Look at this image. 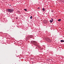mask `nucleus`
<instances>
[{
    "mask_svg": "<svg viewBox=\"0 0 64 64\" xmlns=\"http://www.w3.org/2000/svg\"><path fill=\"white\" fill-rule=\"evenodd\" d=\"M32 43L34 45H36V46H37V42H36L35 41H32Z\"/></svg>",
    "mask_w": 64,
    "mask_h": 64,
    "instance_id": "obj_2",
    "label": "nucleus"
},
{
    "mask_svg": "<svg viewBox=\"0 0 64 64\" xmlns=\"http://www.w3.org/2000/svg\"><path fill=\"white\" fill-rule=\"evenodd\" d=\"M32 63H33V62Z\"/></svg>",
    "mask_w": 64,
    "mask_h": 64,
    "instance_id": "obj_16",
    "label": "nucleus"
},
{
    "mask_svg": "<svg viewBox=\"0 0 64 64\" xmlns=\"http://www.w3.org/2000/svg\"><path fill=\"white\" fill-rule=\"evenodd\" d=\"M32 16H31L30 17V18L31 19H32Z\"/></svg>",
    "mask_w": 64,
    "mask_h": 64,
    "instance_id": "obj_7",
    "label": "nucleus"
},
{
    "mask_svg": "<svg viewBox=\"0 0 64 64\" xmlns=\"http://www.w3.org/2000/svg\"><path fill=\"white\" fill-rule=\"evenodd\" d=\"M61 19H59L58 20V21H61Z\"/></svg>",
    "mask_w": 64,
    "mask_h": 64,
    "instance_id": "obj_6",
    "label": "nucleus"
},
{
    "mask_svg": "<svg viewBox=\"0 0 64 64\" xmlns=\"http://www.w3.org/2000/svg\"><path fill=\"white\" fill-rule=\"evenodd\" d=\"M24 10H25V11H27V9H24Z\"/></svg>",
    "mask_w": 64,
    "mask_h": 64,
    "instance_id": "obj_8",
    "label": "nucleus"
},
{
    "mask_svg": "<svg viewBox=\"0 0 64 64\" xmlns=\"http://www.w3.org/2000/svg\"><path fill=\"white\" fill-rule=\"evenodd\" d=\"M36 48H37V47H36Z\"/></svg>",
    "mask_w": 64,
    "mask_h": 64,
    "instance_id": "obj_15",
    "label": "nucleus"
},
{
    "mask_svg": "<svg viewBox=\"0 0 64 64\" xmlns=\"http://www.w3.org/2000/svg\"><path fill=\"white\" fill-rule=\"evenodd\" d=\"M45 9H44V8H42V11H45Z\"/></svg>",
    "mask_w": 64,
    "mask_h": 64,
    "instance_id": "obj_4",
    "label": "nucleus"
},
{
    "mask_svg": "<svg viewBox=\"0 0 64 64\" xmlns=\"http://www.w3.org/2000/svg\"><path fill=\"white\" fill-rule=\"evenodd\" d=\"M46 41H47V40H46Z\"/></svg>",
    "mask_w": 64,
    "mask_h": 64,
    "instance_id": "obj_12",
    "label": "nucleus"
},
{
    "mask_svg": "<svg viewBox=\"0 0 64 64\" xmlns=\"http://www.w3.org/2000/svg\"><path fill=\"white\" fill-rule=\"evenodd\" d=\"M8 12H9L12 13V12H13L14 11V10L13 8H11L10 9H8Z\"/></svg>",
    "mask_w": 64,
    "mask_h": 64,
    "instance_id": "obj_1",
    "label": "nucleus"
},
{
    "mask_svg": "<svg viewBox=\"0 0 64 64\" xmlns=\"http://www.w3.org/2000/svg\"><path fill=\"white\" fill-rule=\"evenodd\" d=\"M50 23H52V22H53V21H52V20H50Z\"/></svg>",
    "mask_w": 64,
    "mask_h": 64,
    "instance_id": "obj_5",
    "label": "nucleus"
},
{
    "mask_svg": "<svg viewBox=\"0 0 64 64\" xmlns=\"http://www.w3.org/2000/svg\"><path fill=\"white\" fill-rule=\"evenodd\" d=\"M38 9H40V8H38Z\"/></svg>",
    "mask_w": 64,
    "mask_h": 64,
    "instance_id": "obj_10",
    "label": "nucleus"
},
{
    "mask_svg": "<svg viewBox=\"0 0 64 64\" xmlns=\"http://www.w3.org/2000/svg\"><path fill=\"white\" fill-rule=\"evenodd\" d=\"M12 1H13V0H12Z\"/></svg>",
    "mask_w": 64,
    "mask_h": 64,
    "instance_id": "obj_14",
    "label": "nucleus"
},
{
    "mask_svg": "<svg viewBox=\"0 0 64 64\" xmlns=\"http://www.w3.org/2000/svg\"><path fill=\"white\" fill-rule=\"evenodd\" d=\"M49 40H50V39H49Z\"/></svg>",
    "mask_w": 64,
    "mask_h": 64,
    "instance_id": "obj_11",
    "label": "nucleus"
},
{
    "mask_svg": "<svg viewBox=\"0 0 64 64\" xmlns=\"http://www.w3.org/2000/svg\"><path fill=\"white\" fill-rule=\"evenodd\" d=\"M51 19L52 20V21H53V19L52 18Z\"/></svg>",
    "mask_w": 64,
    "mask_h": 64,
    "instance_id": "obj_9",
    "label": "nucleus"
},
{
    "mask_svg": "<svg viewBox=\"0 0 64 64\" xmlns=\"http://www.w3.org/2000/svg\"><path fill=\"white\" fill-rule=\"evenodd\" d=\"M60 41L61 42H64V41L63 40H61Z\"/></svg>",
    "mask_w": 64,
    "mask_h": 64,
    "instance_id": "obj_3",
    "label": "nucleus"
},
{
    "mask_svg": "<svg viewBox=\"0 0 64 64\" xmlns=\"http://www.w3.org/2000/svg\"><path fill=\"white\" fill-rule=\"evenodd\" d=\"M3 0V1H4V0Z\"/></svg>",
    "mask_w": 64,
    "mask_h": 64,
    "instance_id": "obj_13",
    "label": "nucleus"
}]
</instances>
